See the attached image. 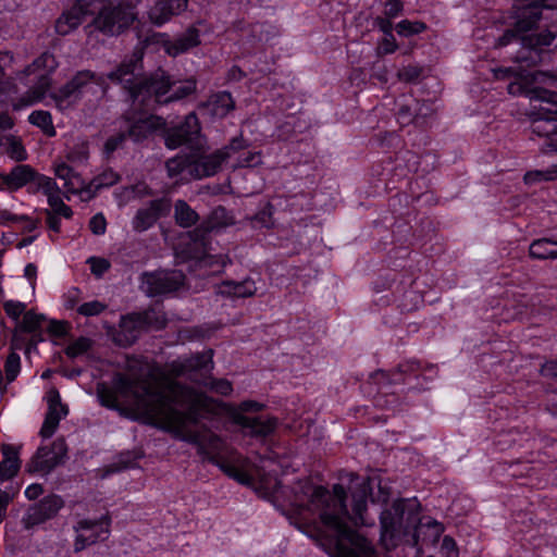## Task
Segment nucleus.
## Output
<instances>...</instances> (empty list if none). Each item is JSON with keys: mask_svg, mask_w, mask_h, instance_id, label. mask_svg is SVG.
<instances>
[{"mask_svg": "<svg viewBox=\"0 0 557 557\" xmlns=\"http://www.w3.org/2000/svg\"><path fill=\"white\" fill-rule=\"evenodd\" d=\"M103 406L117 409L133 420L156 425L175 434V436L196 443L212 457L223 459L219 450L222 442L212 437L208 444L197 432L200 418L212 413L225 417L240 425L246 433L267 435L272 432L276 421L268 417L251 418L247 412H256L262 405L256 401H244L239 408H233L210 399L201 393L170 384L162 393H150L139 384H132L123 379L115 382L114 391H99Z\"/></svg>", "mask_w": 557, "mask_h": 557, "instance_id": "1", "label": "nucleus"}, {"mask_svg": "<svg viewBox=\"0 0 557 557\" xmlns=\"http://www.w3.org/2000/svg\"><path fill=\"white\" fill-rule=\"evenodd\" d=\"M368 487L379 490V494L372 496V502H387L386 486L377 476L370 478L361 484L359 492L354 493L350 516L344 503L346 495L342 485H335L330 492L306 483L295 495L293 515L305 528L304 533L314 539L330 557H373L371 542L351 528L374 524V519L367 511Z\"/></svg>", "mask_w": 557, "mask_h": 557, "instance_id": "2", "label": "nucleus"}, {"mask_svg": "<svg viewBox=\"0 0 557 557\" xmlns=\"http://www.w3.org/2000/svg\"><path fill=\"white\" fill-rule=\"evenodd\" d=\"M12 62L13 55L11 53L0 52V103L11 100L14 110H21L41 102L47 96L51 97L60 110H66L77 101L79 96L88 92H103L102 84L89 72L78 73L64 88L58 92L52 91L49 74L55 69L57 62L52 54L44 53L18 76V79H22L24 76H33L34 79H37V86L26 96L14 101L11 98L14 87L10 82L2 81L3 69L10 66Z\"/></svg>", "mask_w": 557, "mask_h": 557, "instance_id": "3", "label": "nucleus"}, {"mask_svg": "<svg viewBox=\"0 0 557 557\" xmlns=\"http://www.w3.org/2000/svg\"><path fill=\"white\" fill-rule=\"evenodd\" d=\"M420 503L416 497L397 499L381 513V543L392 549L401 543L434 544L444 532L443 523L430 518H419Z\"/></svg>", "mask_w": 557, "mask_h": 557, "instance_id": "4", "label": "nucleus"}, {"mask_svg": "<svg viewBox=\"0 0 557 557\" xmlns=\"http://www.w3.org/2000/svg\"><path fill=\"white\" fill-rule=\"evenodd\" d=\"M554 75L537 72L528 74L508 86L512 95L523 94L531 101H540L552 106L541 107L540 112L531 113L532 132L540 137L549 139L548 149L557 151V94L546 90L542 85H554Z\"/></svg>", "mask_w": 557, "mask_h": 557, "instance_id": "5", "label": "nucleus"}, {"mask_svg": "<svg viewBox=\"0 0 557 557\" xmlns=\"http://www.w3.org/2000/svg\"><path fill=\"white\" fill-rule=\"evenodd\" d=\"M136 65H123L109 78L125 85L134 102L146 103L153 96L159 103L180 100L196 90L195 79L171 82L163 71H157L149 81H138Z\"/></svg>", "mask_w": 557, "mask_h": 557, "instance_id": "6", "label": "nucleus"}, {"mask_svg": "<svg viewBox=\"0 0 557 557\" xmlns=\"http://www.w3.org/2000/svg\"><path fill=\"white\" fill-rule=\"evenodd\" d=\"M112 0H77L75 5L62 14L55 23V29L61 35H66L75 29L87 14L95 15L92 25L96 30L107 36L121 34L133 21L132 13L117 12L112 8Z\"/></svg>", "mask_w": 557, "mask_h": 557, "instance_id": "7", "label": "nucleus"}, {"mask_svg": "<svg viewBox=\"0 0 557 557\" xmlns=\"http://www.w3.org/2000/svg\"><path fill=\"white\" fill-rule=\"evenodd\" d=\"M199 123L197 116L191 113L185 117V122L178 128L169 129L165 135V145L170 149H175L183 144H197V148L191 152V162L188 165L189 178H202L214 175L222 163L227 162L226 157L235 152V146H227L224 149L212 154H203L199 140Z\"/></svg>", "mask_w": 557, "mask_h": 557, "instance_id": "8", "label": "nucleus"}, {"mask_svg": "<svg viewBox=\"0 0 557 557\" xmlns=\"http://www.w3.org/2000/svg\"><path fill=\"white\" fill-rule=\"evenodd\" d=\"M37 191H42L47 196L48 203L51 208L52 215H49L48 222L51 228L59 230V222L57 216L70 219L72 210L62 200L61 190L57 183L49 176L37 178Z\"/></svg>", "mask_w": 557, "mask_h": 557, "instance_id": "9", "label": "nucleus"}, {"mask_svg": "<svg viewBox=\"0 0 557 557\" xmlns=\"http://www.w3.org/2000/svg\"><path fill=\"white\" fill-rule=\"evenodd\" d=\"M184 282V275L180 271H160L145 274L141 281L143 290L154 296L177 290Z\"/></svg>", "mask_w": 557, "mask_h": 557, "instance_id": "10", "label": "nucleus"}, {"mask_svg": "<svg viewBox=\"0 0 557 557\" xmlns=\"http://www.w3.org/2000/svg\"><path fill=\"white\" fill-rule=\"evenodd\" d=\"M109 532L110 519L107 516L98 521H81L76 528L75 550H82L99 540L107 539Z\"/></svg>", "mask_w": 557, "mask_h": 557, "instance_id": "11", "label": "nucleus"}, {"mask_svg": "<svg viewBox=\"0 0 557 557\" xmlns=\"http://www.w3.org/2000/svg\"><path fill=\"white\" fill-rule=\"evenodd\" d=\"M54 174L64 182L67 194L78 195L81 199L87 200L94 195V181L86 183L85 180L64 162L57 163Z\"/></svg>", "mask_w": 557, "mask_h": 557, "instance_id": "12", "label": "nucleus"}, {"mask_svg": "<svg viewBox=\"0 0 557 557\" xmlns=\"http://www.w3.org/2000/svg\"><path fill=\"white\" fill-rule=\"evenodd\" d=\"M153 44H160L163 46L165 52L169 55L176 57L197 47L200 44L199 32L196 28H189L178 39L172 41L165 34H154L149 39Z\"/></svg>", "mask_w": 557, "mask_h": 557, "instance_id": "13", "label": "nucleus"}, {"mask_svg": "<svg viewBox=\"0 0 557 557\" xmlns=\"http://www.w3.org/2000/svg\"><path fill=\"white\" fill-rule=\"evenodd\" d=\"M66 453L63 441H57L50 448L41 447L34 457L29 470L41 474L48 473L53 467L62 461Z\"/></svg>", "mask_w": 557, "mask_h": 557, "instance_id": "14", "label": "nucleus"}, {"mask_svg": "<svg viewBox=\"0 0 557 557\" xmlns=\"http://www.w3.org/2000/svg\"><path fill=\"white\" fill-rule=\"evenodd\" d=\"M48 412L40 430L42 437H50L55 432L59 422L67 414V409L61 404L60 394L51 388L47 392Z\"/></svg>", "mask_w": 557, "mask_h": 557, "instance_id": "15", "label": "nucleus"}, {"mask_svg": "<svg viewBox=\"0 0 557 557\" xmlns=\"http://www.w3.org/2000/svg\"><path fill=\"white\" fill-rule=\"evenodd\" d=\"M46 175L36 173L29 165H16L9 174L2 175V185L9 189H18L28 186L32 191H37V178Z\"/></svg>", "mask_w": 557, "mask_h": 557, "instance_id": "16", "label": "nucleus"}, {"mask_svg": "<svg viewBox=\"0 0 557 557\" xmlns=\"http://www.w3.org/2000/svg\"><path fill=\"white\" fill-rule=\"evenodd\" d=\"M188 0H158L148 12L149 18L154 25L161 26L184 12Z\"/></svg>", "mask_w": 557, "mask_h": 557, "instance_id": "17", "label": "nucleus"}, {"mask_svg": "<svg viewBox=\"0 0 557 557\" xmlns=\"http://www.w3.org/2000/svg\"><path fill=\"white\" fill-rule=\"evenodd\" d=\"M62 506L63 502L59 496L45 497L39 504L28 509L25 522L27 525L41 523L54 517Z\"/></svg>", "mask_w": 557, "mask_h": 557, "instance_id": "18", "label": "nucleus"}, {"mask_svg": "<svg viewBox=\"0 0 557 557\" xmlns=\"http://www.w3.org/2000/svg\"><path fill=\"white\" fill-rule=\"evenodd\" d=\"M13 126L11 117L0 112V132L9 129ZM0 152H4L12 159L21 161L27 157L26 150L21 141L14 136L0 135Z\"/></svg>", "mask_w": 557, "mask_h": 557, "instance_id": "19", "label": "nucleus"}, {"mask_svg": "<svg viewBox=\"0 0 557 557\" xmlns=\"http://www.w3.org/2000/svg\"><path fill=\"white\" fill-rule=\"evenodd\" d=\"M171 210L169 200H156L151 202L148 209L138 211L133 221L134 228L137 231H145L150 227L159 218L168 214Z\"/></svg>", "mask_w": 557, "mask_h": 557, "instance_id": "20", "label": "nucleus"}, {"mask_svg": "<svg viewBox=\"0 0 557 557\" xmlns=\"http://www.w3.org/2000/svg\"><path fill=\"white\" fill-rule=\"evenodd\" d=\"M129 136L134 138V140H140L145 138L148 134L153 131H158L163 128L164 121L154 115H146L140 114L134 122L131 123L129 120L126 121Z\"/></svg>", "mask_w": 557, "mask_h": 557, "instance_id": "21", "label": "nucleus"}, {"mask_svg": "<svg viewBox=\"0 0 557 557\" xmlns=\"http://www.w3.org/2000/svg\"><path fill=\"white\" fill-rule=\"evenodd\" d=\"M233 145L235 146V152L231 157H226L231 168L257 166L262 162L260 151L243 149L239 140H233L230 146Z\"/></svg>", "mask_w": 557, "mask_h": 557, "instance_id": "22", "label": "nucleus"}, {"mask_svg": "<svg viewBox=\"0 0 557 557\" xmlns=\"http://www.w3.org/2000/svg\"><path fill=\"white\" fill-rule=\"evenodd\" d=\"M181 242L188 245L189 248L188 249H181V248H175V253H176V257L182 259V260H185V259H197L198 262H199V267L200 268H203V267H211L212 265V259L213 257L211 256H207V257H200L198 255V252L196 251L197 249H199L200 247H203L205 246V242L203 239L199 240V239H194L190 234H185L181 237Z\"/></svg>", "mask_w": 557, "mask_h": 557, "instance_id": "23", "label": "nucleus"}, {"mask_svg": "<svg viewBox=\"0 0 557 557\" xmlns=\"http://www.w3.org/2000/svg\"><path fill=\"white\" fill-rule=\"evenodd\" d=\"M221 468L228 476L244 485L253 486L257 480H259L258 471L248 467L246 463L230 465L224 462L221 465Z\"/></svg>", "mask_w": 557, "mask_h": 557, "instance_id": "24", "label": "nucleus"}, {"mask_svg": "<svg viewBox=\"0 0 557 557\" xmlns=\"http://www.w3.org/2000/svg\"><path fill=\"white\" fill-rule=\"evenodd\" d=\"M3 459L0 462V483L13 478L20 469L18 451L7 445L2 449Z\"/></svg>", "mask_w": 557, "mask_h": 557, "instance_id": "25", "label": "nucleus"}, {"mask_svg": "<svg viewBox=\"0 0 557 557\" xmlns=\"http://www.w3.org/2000/svg\"><path fill=\"white\" fill-rule=\"evenodd\" d=\"M257 288L251 280H245L239 283L226 282L220 286L219 293L230 297H249L256 293Z\"/></svg>", "mask_w": 557, "mask_h": 557, "instance_id": "26", "label": "nucleus"}, {"mask_svg": "<svg viewBox=\"0 0 557 557\" xmlns=\"http://www.w3.org/2000/svg\"><path fill=\"white\" fill-rule=\"evenodd\" d=\"M530 256L536 259L557 258V242L546 238L534 240L530 246Z\"/></svg>", "mask_w": 557, "mask_h": 557, "instance_id": "27", "label": "nucleus"}, {"mask_svg": "<svg viewBox=\"0 0 557 557\" xmlns=\"http://www.w3.org/2000/svg\"><path fill=\"white\" fill-rule=\"evenodd\" d=\"M28 122L40 128L46 135L54 136L55 129L52 123L51 114L48 111L36 110L28 115Z\"/></svg>", "mask_w": 557, "mask_h": 557, "instance_id": "28", "label": "nucleus"}, {"mask_svg": "<svg viewBox=\"0 0 557 557\" xmlns=\"http://www.w3.org/2000/svg\"><path fill=\"white\" fill-rule=\"evenodd\" d=\"M211 111L216 116H223L227 114L234 108V101L228 92H219L211 97L209 101Z\"/></svg>", "mask_w": 557, "mask_h": 557, "instance_id": "29", "label": "nucleus"}, {"mask_svg": "<svg viewBox=\"0 0 557 557\" xmlns=\"http://www.w3.org/2000/svg\"><path fill=\"white\" fill-rule=\"evenodd\" d=\"M175 219L176 222L183 226H191L198 219L197 213L183 200L175 203Z\"/></svg>", "mask_w": 557, "mask_h": 557, "instance_id": "30", "label": "nucleus"}, {"mask_svg": "<svg viewBox=\"0 0 557 557\" xmlns=\"http://www.w3.org/2000/svg\"><path fill=\"white\" fill-rule=\"evenodd\" d=\"M191 162V153L188 157L177 156L166 163L169 176L175 178L180 175H188V165Z\"/></svg>", "mask_w": 557, "mask_h": 557, "instance_id": "31", "label": "nucleus"}, {"mask_svg": "<svg viewBox=\"0 0 557 557\" xmlns=\"http://www.w3.org/2000/svg\"><path fill=\"white\" fill-rule=\"evenodd\" d=\"M21 372V358L16 352H11L4 362V375L7 383H12L16 380Z\"/></svg>", "mask_w": 557, "mask_h": 557, "instance_id": "32", "label": "nucleus"}, {"mask_svg": "<svg viewBox=\"0 0 557 557\" xmlns=\"http://www.w3.org/2000/svg\"><path fill=\"white\" fill-rule=\"evenodd\" d=\"M557 180V164L547 170L530 171L524 175V182L531 184L539 181Z\"/></svg>", "mask_w": 557, "mask_h": 557, "instance_id": "33", "label": "nucleus"}, {"mask_svg": "<svg viewBox=\"0 0 557 557\" xmlns=\"http://www.w3.org/2000/svg\"><path fill=\"white\" fill-rule=\"evenodd\" d=\"M426 26L422 22H411L408 20L400 21L396 25V32L398 35L408 37L411 35L420 34L425 30Z\"/></svg>", "mask_w": 557, "mask_h": 557, "instance_id": "34", "label": "nucleus"}, {"mask_svg": "<svg viewBox=\"0 0 557 557\" xmlns=\"http://www.w3.org/2000/svg\"><path fill=\"white\" fill-rule=\"evenodd\" d=\"M45 317L33 311L24 313L20 327L25 332H35L41 327Z\"/></svg>", "mask_w": 557, "mask_h": 557, "instance_id": "35", "label": "nucleus"}, {"mask_svg": "<svg viewBox=\"0 0 557 557\" xmlns=\"http://www.w3.org/2000/svg\"><path fill=\"white\" fill-rule=\"evenodd\" d=\"M187 368L207 373L212 369V357L211 355H207L193 358L188 361Z\"/></svg>", "mask_w": 557, "mask_h": 557, "instance_id": "36", "label": "nucleus"}, {"mask_svg": "<svg viewBox=\"0 0 557 557\" xmlns=\"http://www.w3.org/2000/svg\"><path fill=\"white\" fill-rule=\"evenodd\" d=\"M90 347V341L85 337H81L66 347V355L70 357H77L86 352Z\"/></svg>", "mask_w": 557, "mask_h": 557, "instance_id": "37", "label": "nucleus"}, {"mask_svg": "<svg viewBox=\"0 0 557 557\" xmlns=\"http://www.w3.org/2000/svg\"><path fill=\"white\" fill-rule=\"evenodd\" d=\"M106 306L97 300L85 302L81 305L77 311L85 317L98 315L104 310Z\"/></svg>", "mask_w": 557, "mask_h": 557, "instance_id": "38", "label": "nucleus"}, {"mask_svg": "<svg viewBox=\"0 0 557 557\" xmlns=\"http://www.w3.org/2000/svg\"><path fill=\"white\" fill-rule=\"evenodd\" d=\"M205 386L208 387L209 391L224 396L230 395L233 391L232 384L226 380H211L210 382H206Z\"/></svg>", "mask_w": 557, "mask_h": 557, "instance_id": "39", "label": "nucleus"}, {"mask_svg": "<svg viewBox=\"0 0 557 557\" xmlns=\"http://www.w3.org/2000/svg\"><path fill=\"white\" fill-rule=\"evenodd\" d=\"M440 554L442 557H459V549L453 537L445 536L443 539Z\"/></svg>", "mask_w": 557, "mask_h": 557, "instance_id": "40", "label": "nucleus"}, {"mask_svg": "<svg viewBox=\"0 0 557 557\" xmlns=\"http://www.w3.org/2000/svg\"><path fill=\"white\" fill-rule=\"evenodd\" d=\"M87 263L96 276H101L110 267L109 261L103 258L92 257L87 260Z\"/></svg>", "mask_w": 557, "mask_h": 557, "instance_id": "41", "label": "nucleus"}, {"mask_svg": "<svg viewBox=\"0 0 557 557\" xmlns=\"http://www.w3.org/2000/svg\"><path fill=\"white\" fill-rule=\"evenodd\" d=\"M141 0H129L127 2H123V0H113V10H115L116 12L120 10L121 11V15L120 16H123L124 13H132L133 14V21L131 22V24L135 21V13H134V7L135 4L139 3Z\"/></svg>", "mask_w": 557, "mask_h": 557, "instance_id": "42", "label": "nucleus"}, {"mask_svg": "<svg viewBox=\"0 0 557 557\" xmlns=\"http://www.w3.org/2000/svg\"><path fill=\"white\" fill-rule=\"evenodd\" d=\"M117 174L113 171H106L102 175L94 180V189L111 186L117 182Z\"/></svg>", "mask_w": 557, "mask_h": 557, "instance_id": "43", "label": "nucleus"}, {"mask_svg": "<svg viewBox=\"0 0 557 557\" xmlns=\"http://www.w3.org/2000/svg\"><path fill=\"white\" fill-rule=\"evenodd\" d=\"M89 227L95 235H103L107 230L106 218L101 213L94 215L90 219Z\"/></svg>", "mask_w": 557, "mask_h": 557, "instance_id": "44", "label": "nucleus"}, {"mask_svg": "<svg viewBox=\"0 0 557 557\" xmlns=\"http://www.w3.org/2000/svg\"><path fill=\"white\" fill-rule=\"evenodd\" d=\"M398 45L393 34L385 35L379 45V51L381 53H393L397 50Z\"/></svg>", "mask_w": 557, "mask_h": 557, "instance_id": "45", "label": "nucleus"}, {"mask_svg": "<svg viewBox=\"0 0 557 557\" xmlns=\"http://www.w3.org/2000/svg\"><path fill=\"white\" fill-rule=\"evenodd\" d=\"M4 310L8 315L16 319L25 311V305L20 301H7L4 304Z\"/></svg>", "mask_w": 557, "mask_h": 557, "instance_id": "46", "label": "nucleus"}, {"mask_svg": "<svg viewBox=\"0 0 557 557\" xmlns=\"http://www.w3.org/2000/svg\"><path fill=\"white\" fill-rule=\"evenodd\" d=\"M401 11H403V3L400 0H388L385 3L384 13L388 17H396L401 13Z\"/></svg>", "mask_w": 557, "mask_h": 557, "instance_id": "47", "label": "nucleus"}, {"mask_svg": "<svg viewBox=\"0 0 557 557\" xmlns=\"http://www.w3.org/2000/svg\"><path fill=\"white\" fill-rule=\"evenodd\" d=\"M24 276L28 280L32 289H35L37 268L33 263H28L24 269Z\"/></svg>", "mask_w": 557, "mask_h": 557, "instance_id": "48", "label": "nucleus"}, {"mask_svg": "<svg viewBox=\"0 0 557 557\" xmlns=\"http://www.w3.org/2000/svg\"><path fill=\"white\" fill-rule=\"evenodd\" d=\"M11 502V498L8 493L0 490V523L7 517V509Z\"/></svg>", "mask_w": 557, "mask_h": 557, "instance_id": "49", "label": "nucleus"}, {"mask_svg": "<svg viewBox=\"0 0 557 557\" xmlns=\"http://www.w3.org/2000/svg\"><path fill=\"white\" fill-rule=\"evenodd\" d=\"M24 494L30 500L36 499L42 494V487L40 484H30L25 488Z\"/></svg>", "mask_w": 557, "mask_h": 557, "instance_id": "50", "label": "nucleus"}, {"mask_svg": "<svg viewBox=\"0 0 557 557\" xmlns=\"http://www.w3.org/2000/svg\"><path fill=\"white\" fill-rule=\"evenodd\" d=\"M140 317L138 314H132L122 318L121 320V329L129 330L133 325H136L139 321Z\"/></svg>", "mask_w": 557, "mask_h": 557, "instance_id": "51", "label": "nucleus"}, {"mask_svg": "<svg viewBox=\"0 0 557 557\" xmlns=\"http://www.w3.org/2000/svg\"><path fill=\"white\" fill-rule=\"evenodd\" d=\"M123 140V136H117L116 138H110L106 141L104 148L107 153H111L114 151L120 143Z\"/></svg>", "mask_w": 557, "mask_h": 557, "instance_id": "52", "label": "nucleus"}, {"mask_svg": "<svg viewBox=\"0 0 557 557\" xmlns=\"http://www.w3.org/2000/svg\"><path fill=\"white\" fill-rule=\"evenodd\" d=\"M50 330L57 336H62L66 332V325L64 323H62V322L53 321L50 324Z\"/></svg>", "mask_w": 557, "mask_h": 557, "instance_id": "53", "label": "nucleus"}, {"mask_svg": "<svg viewBox=\"0 0 557 557\" xmlns=\"http://www.w3.org/2000/svg\"><path fill=\"white\" fill-rule=\"evenodd\" d=\"M16 220H17V216L11 214L10 212H8V211H0V222L1 223L8 224L11 221H16Z\"/></svg>", "mask_w": 557, "mask_h": 557, "instance_id": "54", "label": "nucleus"}, {"mask_svg": "<svg viewBox=\"0 0 557 557\" xmlns=\"http://www.w3.org/2000/svg\"><path fill=\"white\" fill-rule=\"evenodd\" d=\"M379 27L385 35L392 34V24L383 18L379 20Z\"/></svg>", "mask_w": 557, "mask_h": 557, "instance_id": "55", "label": "nucleus"}, {"mask_svg": "<svg viewBox=\"0 0 557 557\" xmlns=\"http://www.w3.org/2000/svg\"><path fill=\"white\" fill-rule=\"evenodd\" d=\"M67 158L71 162L85 161V160H87V152L85 150H83L78 157H75L74 154L71 153V154H69Z\"/></svg>", "mask_w": 557, "mask_h": 557, "instance_id": "56", "label": "nucleus"}, {"mask_svg": "<svg viewBox=\"0 0 557 557\" xmlns=\"http://www.w3.org/2000/svg\"><path fill=\"white\" fill-rule=\"evenodd\" d=\"M542 370L545 373H550V374L557 375V370L554 369L553 362L545 363Z\"/></svg>", "mask_w": 557, "mask_h": 557, "instance_id": "57", "label": "nucleus"}, {"mask_svg": "<svg viewBox=\"0 0 557 557\" xmlns=\"http://www.w3.org/2000/svg\"><path fill=\"white\" fill-rule=\"evenodd\" d=\"M10 383H7V377L5 375L2 373V371L0 370V393H3L5 389H7V386L9 385Z\"/></svg>", "mask_w": 557, "mask_h": 557, "instance_id": "58", "label": "nucleus"}, {"mask_svg": "<svg viewBox=\"0 0 557 557\" xmlns=\"http://www.w3.org/2000/svg\"><path fill=\"white\" fill-rule=\"evenodd\" d=\"M226 260L227 258L226 257H219V269L218 270H213V272H218L221 268H224L225 264H226Z\"/></svg>", "mask_w": 557, "mask_h": 557, "instance_id": "59", "label": "nucleus"}, {"mask_svg": "<svg viewBox=\"0 0 557 557\" xmlns=\"http://www.w3.org/2000/svg\"><path fill=\"white\" fill-rule=\"evenodd\" d=\"M136 338V334H132L129 337L125 339V344L132 343Z\"/></svg>", "mask_w": 557, "mask_h": 557, "instance_id": "60", "label": "nucleus"}, {"mask_svg": "<svg viewBox=\"0 0 557 557\" xmlns=\"http://www.w3.org/2000/svg\"><path fill=\"white\" fill-rule=\"evenodd\" d=\"M48 376H49V372H44V373H42V377H44V379H46V377H48Z\"/></svg>", "mask_w": 557, "mask_h": 557, "instance_id": "61", "label": "nucleus"}]
</instances>
